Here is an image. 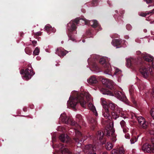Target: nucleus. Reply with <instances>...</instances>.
Segmentation results:
<instances>
[{
    "instance_id": "f257e3e1",
    "label": "nucleus",
    "mask_w": 154,
    "mask_h": 154,
    "mask_svg": "<svg viewBox=\"0 0 154 154\" xmlns=\"http://www.w3.org/2000/svg\"><path fill=\"white\" fill-rule=\"evenodd\" d=\"M73 97H70L69 100L67 102V106L74 109L78 102H79L81 105L85 107L86 103V101L84 100V96H85L87 101L91 100L92 99L87 92H84L81 93H78L77 91H74L72 93Z\"/></svg>"
},
{
    "instance_id": "f03ea898",
    "label": "nucleus",
    "mask_w": 154,
    "mask_h": 154,
    "mask_svg": "<svg viewBox=\"0 0 154 154\" xmlns=\"http://www.w3.org/2000/svg\"><path fill=\"white\" fill-rule=\"evenodd\" d=\"M79 22H82V24L85 25L89 24L94 28H95L98 26L99 28V30L102 29L96 20H93L90 21L86 20L85 18H82L79 19V18H76L74 20H71L69 23L67 24V28L69 32L68 35L69 37V39H71L72 41H74L75 39L72 37L70 32H74L76 29V25L78 24Z\"/></svg>"
},
{
    "instance_id": "7ed1b4c3",
    "label": "nucleus",
    "mask_w": 154,
    "mask_h": 154,
    "mask_svg": "<svg viewBox=\"0 0 154 154\" xmlns=\"http://www.w3.org/2000/svg\"><path fill=\"white\" fill-rule=\"evenodd\" d=\"M109 106L112 110H114V112H112L111 114L113 118L115 119H116L119 116L125 118L124 112L122 111L121 108L118 107L116 105L112 103H109Z\"/></svg>"
},
{
    "instance_id": "20e7f679",
    "label": "nucleus",
    "mask_w": 154,
    "mask_h": 154,
    "mask_svg": "<svg viewBox=\"0 0 154 154\" xmlns=\"http://www.w3.org/2000/svg\"><path fill=\"white\" fill-rule=\"evenodd\" d=\"M105 70L104 73L112 76V77L115 75L116 78L119 77L121 75V71L116 67H114L115 72L114 73L112 72L111 67L109 64L105 63Z\"/></svg>"
},
{
    "instance_id": "39448f33",
    "label": "nucleus",
    "mask_w": 154,
    "mask_h": 154,
    "mask_svg": "<svg viewBox=\"0 0 154 154\" xmlns=\"http://www.w3.org/2000/svg\"><path fill=\"white\" fill-rule=\"evenodd\" d=\"M113 123H112L111 125L109 127H107L105 132H106V134L107 136H109V138L112 141L115 142L116 140V135L114 133L115 131L113 128Z\"/></svg>"
},
{
    "instance_id": "423d86ee",
    "label": "nucleus",
    "mask_w": 154,
    "mask_h": 154,
    "mask_svg": "<svg viewBox=\"0 0 154 154\" xmlns=\"http://www.w3.org/2000/svg\"><path fill=\"white\" fill-rule=\"evenodd\" d=\"M100 100L101 103L103 108V115L105 117L109 119L111 117L110 116L108 106L107 105L106 100L104 98H101Z\"/></svg>"
},
{
    "instance_id": "0eeeda50",
    "label": "nucleus",
    "mask_w": 154,
    "mask_h": 154,
    "mask_svg": "<svg viewBox=\"0 0 154 154\" xmlns=\"http://www.w3.org/2000/svg\"><path fill=\"white\" fill-rule=\"evenodd\" d=\"M75 132L76 137L74 138V140L76 142L77 146L79 147L82 145L81 143L80 142L84 141L85 139L83 138L81 133L78 130L75 129Z\"/></svg>"
},
{
    "instance_id": "6e6552de",
    "label": "nucleus",
    "mask_w": 154,
    "mask_h": 154,
    "mask_svg": "<svg viewBox=\"0 0 154 154\" xmlns=\"http://www.w3.org/2000/svg\"><path fill=\"white\" fill-rule=\"evenodd\" d=\"M20 73L21 74H24V75L23 77V78L26 80L30 79L31 76L35 74V73L32 72V69H26L25 70H22Z\"/></svg>"
},
{
    "instance_id": "1a4fd4ad",
    "label": "nucleus",
    "mask_w": 154,
    "mask_h": 154,
    "mask_svg": "<svg viewBox=\"0 0 154 154\" xmlns=\"http://www.w3.org/2000/svg\"><path fill=\"white\" fill-rule=\"evenodd\" d=\"M60 119L62 122L66 124H69L72 125H76L75 122L71 119L68 118L65 113H63L61 115Z\"/></svg>"
},
{
    "instance_id": "9d476101",
    "label": "nucleus",
    "mask_w": 154,
    "mask_h": 154,
    "mask_svg": "<svg viewBox=\"0 0 154 154\" xmlns=\"http://www.w3.org/2000/svg\"><path fill=\"white\" fill-rule=\"evenodd\" d=\"M140 71L143 77L145 79H146L149 76V72L152 74V69L150 68H147L143 66L140 68Z\"/></svg>"
},
{
    "instance_id": "9b49d317",
    "label": "nucleus",
    "mask_w": 154,
    "mask_h": 154,
    "mask_svg": "<svg viewBox=\"0 0 154 154\" xmlns=\"http://www.w3.org/2000/svg\"><path fill=\"white\" fill-rule=\"evenodd\" d=\"M142 149L144 152L154 153V145L152 146L148 143H146L142 146Z\"/></svg>"
},
{
    "instance_id": "f8f14e48",
    "label": "nucleus",
    "mask_w": 154,
    "mask_h": 154,
    "mask_svg": "<svg viewBox=\"0 0 154 154\" xmlns=\"http://www.w3.org/2000/svg\"><path fill=\"white\" fill-rule=\"evenodd\" d=\"M95 150L96 147L94 146L91 144H89L85 146L83 150L87 154H96L94 152Z\"/></svg>"
},
{
    "instance_id": "ddd939ff",
    "label": "nucleus",
    "mask_w": 154,
    "mask_h": 154,
    "mask_svg": "<svg viewBox=\"0 0 154 154\" xmlns=\"http://www.w3.org/2000/svg\"><path fill=\"white\" fill-rule=\"evenodd\" d=\"M89 95L90 96V97L91 99H92V100H89L88 101H87L86 97L85 96H84V100L86 101V103H89L88 105V106L89 108L92 111V112H93L94 115L97 116V112L96 111V108H95V107L94 106V105L91 103V102L93 101V99L91 97V95L89 94ZM86 104H85V105ZM86 107V106L84 108H85Z\"/></svg>"
},
{
    "instance_id": "4468645a",
    "label": "nucleus",
    "mask_w": 154,
    "mask_h": 154,
    "mask_svg": "<svg viewBox=\"0 0 154 154\" xmlns=\"http://www.w3.org/2000/svg\"><path fill=\"white\" fill-rule=\"evenodd\" d=\"M137 120L140 125L143 128L146 129L147 127V123L145 119L142 116L138 117Z\"/></svg>"
},
{
    "instance_id": "2eb2a0df",
    "label": "nucleus",
    "mask_w": 154,
    "mask_h": 154,
    "mask_svg": "<svg viewBox=\"0 0 154 154\" xmlns=\"http://www.w3.org/2000/svg\"><path fill=\"white\" fill-rule=\"evenodd\" d=\"M102 82L106 87L110 89L112 88L114 85V83L112 80H109L108 79H103Z\"/></svg>"
},
{
    "instance_id": "dca6fc26",
    "label": "nucleus",
    "mask_w": 154,
    "mask_h": 154,
    "mask_svg": "<svg viewBox=\"0 0 154 154\" xmlns=\"http://www.w3.org/2000/svg\"><path fill=\"white\" fill-rule=\"evenodd\" d=\"M115 96L120 100L124 101L126 100V97L122 92L116 91L115 92Z\"/></svg>"
},
{
    "instance_id": "f3484780",
    "label": "nucleus",
    "mask_w": 154,
    "mask_h": 154,
    "mask_svg": "<svg viewBox=\"0 0 154 154\" xmlns=\"http://www.w3.org/2000/svg\"><path fill=\"white\" fill-rule=\"evenodd\" d=\"M57 147L63 153L65 154H70L71 153L70 152L68 149L64 147L61 144H60L57 145Z\"/></svg>"
},
{
    "instance_id": "a211bd4d",
    "label": "nucleus",
    "mask_w": 154,
    "mask_h": 154,
    "mask_svg": "<svg viewBox=\"0 0 154 154\" xmlns=\"http://www.w3.org/2000/svg\"><path fill=\"white\" fill-rule=\"evenodd\" d=\"M68 52L67 51L61 47L58 48L56 51V53L60 57L65 55Z\"/></svg>"
},
{
    "instance_id": "6ab92c4d",
    "label": "nucleus",
    "mask_w": 154,
    "mask_h": 154,
    "mask_svg": "<svg viewBox=\"0 0 154 154\" xmlns=\"http://www.w3.org/2000/svg\"><path fill=\"white\" fill-rule=\"evenodd\" d=\"M87 82L90 84H96L97 82V78L95 75L91 76L87 79Z\"/></svg>"
},
{
    "instance_id": "aec40b11",
    "label": "nucleus",
    "mask_w": 154,
    "mask_h": 154,
    "mask_svg": "<svg viewBox=\"0 0 154 154\" xmlns=\"http://www.w3.org/2000/svg\"><path fill=\"white\" fill-rule=\"evenodd\" d=\"M122 41L120 39H116L113 40L112 42V45L116 48H119L120 47L119 46L121 44Z\"/></svg>"
},
{
    "instance_id": "412c9836",
    "label": "nucleus",
    "mask_w": 154,
    "mask_h": 154,
    "mask_svg": "<svg viewBox=\"0 0 154 154\" xmlns=\"http://www.w3.org/2000/svg\"><path fill=\"white\" fill-rule=\"evenodd\" d=\"M45 29L47 32V33L49 34L51 32H54L56 31V30L55 28H52L49 24H47L45 26Z\"/></svg>"
},
{
    "instance_id": "4be33fe9",
    "label": "nucleus",
    "mask_w": 154,
    "mask_h": 154,
    "mask_svg": "<svg viewBox=\"0 0 154 154\" xmlns=\"http://www.w3.org/2000/svg\"><path fill=\"white\" fill-rule=\"evenodd\" d=\"M59 139L63 142H67L69 139L67 135L65 134L61 135L59 137Z\"/></svg>"
},
{
    "instance_id": "5701e85b",
    "label": "nucleus",
    "mask_w": 154,
    "mask_h": 154,
    "mask_svg": "<svg viewBox=\"0 0 154 154\" xmlns=\"http://www.w3.org/2000/svg\"><path fill=\"white\" fill-rule=\"evenodd\" d=\"M133 59L131 58H126V65L128 68H130L132 65L131 62Z\"/></svg>"
},
{
    "instance_id": "b1692460",
    "label": "nucleus",
    "mask_w": 154,
    "mask_h": 154,
    "mask_svg": "<svg viewBox=\"0 0 154 154\" xmlns=\"http://www.w3.org/2000/svg\"><path fill=\"white\" fill-rule=\"evenodd\" d=\"M103 135V133H102L101 131H99L98 132L97 135V138L99 140L102 139Z\"/></svg>"
},
{
    "instance_id": "393cba45",
    "label": "nucleus",
    "mask_w": 154,
    "mask_h": 154,
    "mask_svg": "<svg viewBox=\"0 0 154 154\" xmlns=\"http://www.w3.org/2000/svg\"><path fill=\"white\" fill-rule=\"evenodd\" d=\"M92 67L94 70L96 72H98L99 68L96 63H94L92 65Z\"/></svg>"
},
{
    "instance_id": "a878e982",
    "label": "nucleus",
    "mask_w": 154,
    "mask_h": 154,
    "mask_svg": "<svg viewBox=\"0 0 154 154\" xmlns=\"http://www.w3.org/2000/svg\"><path fill=\"white\" fill-rule=\"evenodd\" d=\"M118 152L119 154H124L125 152V150L123 147H120Z\"/></svg>"
},
{
    "instance_id": "bb28decb",
    "label": "nucleus",
    "mask_w": 154,
    "mask_h": 154,
    "mask_svg": "<svg viewBox=\"0 0 154 154\" xmlns=\"http://www.w3.org/2000/svg\"><path fill=\"white\" fill-rule=\"evenodd\" d=\"M40 49L38 47H36L33 51V54L35 55H38L39 54Z\"/></svg>"
},
{
    "instance_id": "cd10ccee",
    "label": "nucleus",
    "mask_w": 154,
    "mask_h": 154,
    "mask_svg": "<svg viewBox=\"0 0 154 154\" xmlns=\"http://www.w3.org/2000/svg\"><path fill=\"white\" fill-rule=\"evenodd\" d=\"M137 140V139L136 137H133L130 140L131 144H134Z\"/></svg>"
},
{
    "instance_id": "c85d7f7f",
    "label": "nucleus",
    "mask_w": 154,
    "mask_h": 154,
    "mask_svg": "<svg viewBox=\"0 0 154 154\" xmlns=\"http://www.w3.org/2000/svg\"><path fill=\"white\" fill-rule=\"evenodd\" d=\"M151 125V127L152 128L153 130H154L153 131H150L149 133L151 134H154V124L152 123V122L150 123Z\"/></svg>"
},
{
    "instance_id": "c756f323",
    "label": "nucleus",
    "mask_w": 154,
    "mask_h": 154,
    "mask_svg": "<svg viewBox=\"0 0 154 154\" xmlns=\"http://www.w3.org/2000/svg\"><path fill=\"white\" fill-rule=\"evenodd\" d=\"M106 59L104 57L101 58L100 60V63L102 64H103L105 63Z\"/></svg>"
},
{
    "instance_id": "7c9ffc66",
    "label": "nucleus",
    "mask_w": 154,
    "mask_h": 154,
    "mask_svg": "<svg viewBox=\"0 0 154 154\" xmlns=\"http://www.w3.org/2000/svg\"><path fill=\"white\" fill-rule=\"evenodd\" d=\"M113 146L112 145V144L109 143H108L107 145V149L108 150H110L111 148H112L113 147Z\"/></svg>"
},
{
    "instance_id": "2f4dec72",
    "label": "nucleus",
    "mask_w": 154,
    "mask_h": 154,
    "mask_svg": "<svg viewBox=\"0 0 154 154\" xmlns=\"http://www.w3.org/2000/svg\"><path fill=\"white\" fill-rule=\"evenodd\" d=\"M120 124L122 128L126 127L125 122L124 121H122L120 122Z\"/></svg>"
},
{
    "instance_id": "473e14b6",
    "label": "nucleus",
    "mask_w": 154,
    "mask_h": 154,
    "mask_svg": "<svg viewBox=\"0 0 154 154\" xmlns=\"http://www.w3.org/2000/svg\"><path fill=\"white\" fill-rule=\"evenodd\" d=\"M111 154H119L118 150L114 149L111 151Z\"/></svg>"
},
{
    "instance_id": "72a5a7b5",
    "label": "nucleus",
    "mask_w": 154,
    "mask_h": 154,
    "mask_svg": "<svg viewBox=\"0 0 154 154\" xmlns=\"http://www.w3.org/2000/svg\"><path fill=\"white\" fill-rule=\"evenodd\" d=\"M149 12H147L145 13H141L139 14V15L142 17H145L147 15L149 14Z\"/></svg>"
},
{
    "instance_id": "f704fd0d",
    "label": "nucleus",
    "mask_w": 154,
    "mask_h": 154,
    "mask_svg": "<svg viewBox=\"0 0 154 154\" xmlns=\"http://www.w3.org/2000/svg\"><path fill=\"white\" fill-rule=\"evenodd\" d=\"M136 54L137 55H139L140 57H142L143 55H144V53L142 54L141 52L140 51H137Z\"/></svg>"
},
{
    "instance_id": "c9c22d12",
    "label": "nucleus",
    "mask_w": 154,
    "mask_h": 154,
    "mask_svg": "<svg viewBox=\"0 0 154 154\" xmlns=\"http://www.w3.org/2000/svg\"><path fill=\"white\" fill-rule=\"evenodd\" d=\"M150 112L151 116L154 119V107L151 110Z\"/></svg>"
},
{
    "instance_id": "e433bc0d",
    "label": "nucleus",
    "mask_w": 154,
    "mask_h": 154,
    "mask_svg": "<svg viewBox=\"0 0 154 154\" xmlns=\"http://www.w3.org/2000/svg\"><path fill=\"white\" fill-rule=\"evenodd\" d=\"M104 94H107L110 96H113V94L112 93L110 92H108L105 93H103Z\"/></svg>"
},
{
    "instance_id": "4c0bfd02",
    "label": "nucleus",
    "mask_w": 154,
    "mask_h": 154,
    "mask_svg": "<svg viewBox=\"0 0 154 154\" xmlns=\"http://www.w3.org/2000/svg\"><path fill=\"white\" fill-rule=\"evenodd\" d=\"M126 28L128 30H130L132 28L131 26L129 24H128L126 25Z\"/></svg>"
},
{
    "instance_id": "58836bf2",
    "label": "nucleus",
    "mask_w": 154,
    "mask_h": 154,
    "mask_svg": "<svg viewBox=\"0 0 154 154\" xmlns=\"http://www.w3.org/2000/svg\"><path fill=\"white\" fill-rule=\"evenodd\" d=\"M147 4H149L152 3L153 0H144Z\"/></svg>"
},
{
    "instance_id": "ea45409f",
    "label": "nucleus",
    "mask_w": 154,
    "mask_h": 154,
    "mask_svg": "<svg viewBox=\"0 0 154 154\" xmlns=\"http://www.w3.org/2000/svg\"><path fill=\"white\" fill-rule=\"evenodd\" d=\"M128 129L126 127H125L123 128V131L124 133H126Z\"/></svg>"
},
{
    "instance_id": "a19ab883",
    "label": "nucleus",
    "mask_w": 154,
    "mask_h": 154,
    "mask_svg": "<svg viewBox=\"0 0 154 154\" xmlns=\"http://www.w3.org/2000/svg\"><path fill=\"white\" fill-rule=\"evenodd\" d=\"M91 123H94L95 124H96L97 122V121L96 120L94 119H92V120L91 121Z\"/></svg>"
},
{
    "instance_id": "79ce46f5",
    "label": "nucleus",
    "mask_w": 154,
    "mask_h": 154,
    "mask_svg": "<svg viewBox=\"0 0 154 154\" xmlns=\"http://www.w3.org/2000/svg\"><path fill=\"white\" fill-rule=\"evenodd\" d=\"M64 129V128L62 127L61 126H59L58 128V130L60 131H63Z\"/></svg>"
},
{
    "instance_id": "37998d69",
    "label": "nucleus",
    "mask_w": 154,
    "mask_h": 154,
    "mask_svg": "<svg viewBox=\"0 0 154 154\" xmlns=\"http://www.w3.org/2000/svg\"><path fill=\"white\" fill-rule=\"evenodd\" d=\"M32 44L34 45V46H35V45L37 43V41H33L32 42Z\"/></svg>"
},
{
    "instance_id": "c03bdc74",
    "label": "nucleus",
    "mask_w": 154,
    "mask_h": 154,
    "mask_svg": "<svg viewBox=\"0 0 154 154\" xmlns=\"http://www.w3.org/2000/svg\"><path fill=\"white\" fill-rule=\"evenodd\" d=\"M151 142L152 144V146L154 145V138L151 139Z\"/></svg>"
},
{
    "instance_id": "a18cd8bd",
    "label": "nucleus",
    "mask_w": 154,
    "mask_h": 154,
    "mask_svg": "<svg viewBox=\"0 0 154 154\" xmlns=\"http://www.w3.org/2000/svg\"><path fill=\"white\" fill-rule=\"evenodd\" d=\"M41 34V33L40 32H38L36 33V35H40Z\"/></svg>"
},
{
    "instance_id": "49530a36",
    "label": "nucleus",
    "mask_w": 154,
    "mask_h": 154,
    "mask_svg": "<svg viewBox=\"0 0 154 154\" xmlns=\"http://www.w3.org/2000/svg\"><path fill=\"white\" fill-rule=\"evenodd\" d=\"M149 12V14L150 13H154V9L152 10V11H150Z\"/></svg>"
},
{
    "instance_id": "de8ad7c7",
    "label": "nucleus",
    "mask_w": 154,
    "mask_h": 154,
    "mask_svg": "<svg viewBox=\"0 0 154 154\" xmlns=\"http://www.w3.org/2000/svg\"><path fill=\"white\" fill-rule=\"evenodd\" d=\"M152 96L153 98H154V89H153V91L152 92Z\"/></svg>"
},
{
    "instance_id": "09e8293b",
    "label": "nucleus",
    "mask_w": 154,
    "mask_h": 154,
    "mask_svg": "<svg viewBox=\"0 0 154 154\" xmlns=\"http://www.w3.org/2000/svg\"><path fill=\"white\" fill-rule=\"evenodd\" d=\"M77 129H79V128H80V126L79 125H78L77 124Z\"/></svg>"
},
{
    "instance_id": "8fccbe9b",
    "label": "nucleus",
    "mask_w": 154,
    "mask_h": 154,
    "mask_svg": "<svg viewBox=\"0 0 154 154\" xmlns=\"http://www.w3.org/2000/svg\"><path fill=\"white\" fill-rule=\"evenodd\" d=\"M125 38L126 39H128V36H126L125 37Z\"/></svg>"
},
{
    "instance_id": "3c124183",
    "label": "nucleus",
    "mask_w": 154,
    "mask_h": 154,
    "mask_svg": "<svg viewBox=\"0 0 154 154\" xmlns=\"http://www.w3.org/2000/svg\"><path fill=\"white\" fill-rule=\"evenodd\" d=\"M37 60H40V57H37Z\"/></svg>"
},
{
    "instance_id": "603ef678",
    "label": "nucleus",
    "mask_w": 154,
    "mask_h": 154,
    "mask_svg": "<svg viewBox=\"0 0 154 154\" xmlns=\"http://www.w3.org/2000/svg\"><path fill=\"white\" fill-rule=\"evenodd\" d=\"M129 92H130V94H131V93H131V90H129Z\"/></svg>"
},
{
    "instance_id": "864d4df0",
    "label": "nucleus",
    "mask_w": 154,
    "mask_h": 154,
    "mask_svg": "<svg viewBox=\"0 0 154 154\" xmlns=\"http://www.w3.org/2000/svg\"><path fill=\"white\" fill-rule=\"evenodd\" d=\"M103 154H108L106 152H104L103 153Z\"/></svg>"
},
{
    "instance_id": "5fc2aeb1",
    "label": "nucleus",
    "mask_w": 154,
    "mask_h": 154,
    "mask_svg": "<svg viewBox=\"0 0 154 154\" xmlns=\"http://www.w3.org/2000/svg\"><path fill=\"white\" fill-rule=\"evenodd\" d=\"M82 42H85V40H82Z\"/></svg>"
},
{
    "instance_id": "6e6d98bb",
    "label": "nucleus",
    "mask_w": 154,
    "mask_h": 154,
    "mask_svg": "<svg viewBox=\"0 0 154 154\" xmlns=\"http://www.w3.org/2000/svg\"><path fill=\"white\" fill-rule=\"evenodd\" d=\"M30 68H31V69H29V68H28V69H32L31 68V67H30Z\"/></svg>"
},
{
    "instance_id": "4d7b16f0",
    "label": "nucleus",
    "mask_w": 154,
    "mask_h": 154,
    "mask_svg": "<svg viewBox=\"0 0 154 154\" xmlns=\"http://www.w3.org/2000/svg\"><path fill=\"white\" fill-rule=\"evenodd\" d=\"M52 140L53 141H54V140L53 138H52Z\"/></svg>"
},
{
    "instance_id": "13d9d810",
    "label": "nucleus",
    "mask_w": 154,
    "mask_h": 154,
    "mask_svg": "<svg viewBox=\"0 0 154 154\" xmlns=\"http://www.w3.org/2000/svg\"><path fill=\"white\" fill-rule=\"evenodd\" d=\"M89 59H88V61H89Z\"/></svg>"
},
{
    "instance_id": "bf43d9fd",
    "label": "nucleus",
    "mask_w": 154,
    "mask_h": 154,
    "mask_svg": "<svg viewBox=\"0 0 154 154\" xmlns=\"http://www.w3.org/2000/svg\"><path fill=\"white\" fill-rule=\"evenodd\" d=\"M95 58H96V59H97V57H96Z\"/></svg>"
},
{
    "instance_id": "052dcab7",
    "label": "nucleus",
    "mask_w": 154,
    "mask_h": 154,
    "mask_svg": "<svg viewBox=\"0 0 154 154\" xmlns=\"http://www.w3.org/2000/svg\"><path fill=\"white\" fill-rule=\"evenodd\" d=\"M94 129V128H92V129Z\"/></svg>"
},
{
    "instance_id": "680f3d73",
    "label": "nucleus",
    "mask_w": 154,
    "mask_h": 154,
    "mask_svg": "<svg viewBox=\"0 0 154 154\" xmlns=\"http://www.w3.org/2000/svg\"><path fill=\"white\" fill-rule=\"evenodd\" d=\"M153 39L154 40V37L153 38Z\"/></svg>"
}]
</instances>
